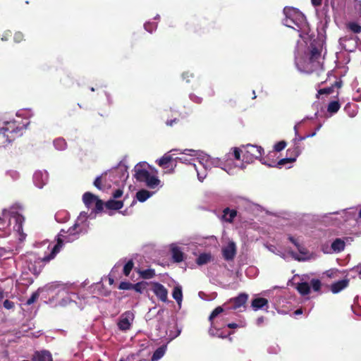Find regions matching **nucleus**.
Masks as SVG:
<instances>
[{
	"label": "nucleus",
	"mask_w": 361,
	"mask_h": 361,
	"mask_svg": "<svg viewBox=\"0 0 361 361\" xmlns=\"http://www.w3.org/2000/svg\"><path fill=\"white\" fill-rule=\"evenodd\" d=\"M113 282H114V280H113L112 279H111V278H110V279H109V283H110V284H112V283H113Z\"/></svg>",
	"instance_id": "nucleus-63"
},
{
	"label": "nucleus",
	"mask_w": 361,
	"mask_h": 361,
	"mask_svg": "<svg viewBox=\"0 0 361 361\" xmlns=\"http://www.w3.org/2000/svg\"><path fill=\"white\" fill-rule=\"evenodd\" d=\"M154 275V271L152 269L145 270L142 272V276L145 279H151Z\"/></svg>",
	"instance_id": "nucleus-35"
},
{
	"label": "nucleus",
	"mask_w": 361,
	"mask_h": 361,
	"mask_svg": "<svg viewBox=\"0 0 361 361\" xmlns=\"http://www.w3.org/2000/svg\"><path fill=\"white\" fill-rule=\"evenodd\" d=\"M286 18L283 24L295 30L300 31L306 26L305 16L298 9L292 7H286L283 9Z\"/></svg>",
	"instance_id": "nucleus-5"
},
{
	"label": "nucleus",
	"mask_w": 361,
	"mask_h": 361,
	"mask_svg": "<svg viewBox=\"0 0 361 361\" xmlns=\"http://www.w3.org/2000/svg\"><path fill=\"white\" fill-rule=\"evenodd\" d=\"M171 250L172 252V257L176 262H180L183 261L184 254L178 246L171 245Z\"/></svg>",
	"instance_id": "nucleus-18"
},
{
	"label": "nucleus",
	"mask_w": 361,
	"mask_h": 361,
	"mask_svg": "<svg viewBox=\"0 0 361 361\" xmlns=\"http://www.w3.org/2000/svg\"><path fill=\"white\" fill-rule=\"evenodd\" d=\"M245 147L243 160L247 163L252 162L259 158L263 152V149L257 145H247Z\"/></svg>",
	"instance_id": "nucleus-8"
},
{
	"label": "nucleus",
	"mask_w": 361,
	"mask_h": 361,
	"mask_svg": "<svg viewBox=\"0 0 361 361\" xmlns=\"http://www.w3.org/2000/svg\"><path fill=\"white\" fill-rule=\"evenodd\" d=\"M54 145L56 149L63 150L66 147V142L63 138H58L54 141Z\"/></svg>",
	"instance_id": "nucleus-27"
},
{
	"label": "nucleus",
	"mask_w": 361,
	"mask_h": 361,
	"mask_svg": "<svg viewBox=\"0 0 361 361\" xmlns=\"http://www.w3.org/2000/svg\"><path fill=\"white\" fill-rule=\"evenodd\" d=\"M295 64L300 72L311 73L322 69L323 59L318 49L312 47L305 56L295 58Z\"/></svg>",
	"instance_id": "nucleus-1"
},
{
	"label": "nucleus",
	"mask_w": 361,
	"mask_h": 361,
	"mask_svg": "<svg viewBox=\"0 0 361 361\" xmlns=\"http://www.w3.org/2000/svg\"><path fill=\"white\" fill-rule=\"evenodd\" d=\"M176 121H177L176 119L167 121L166 123V125H167V126H173V123H176Z\"/></svg>",
	"instance_id": "nucleus-55"
},
{
	"label": "nucleus",
	"mask_w": 361,
	"mask_h": 361,
	"mask_svg": "<svg viewBox=\"0 0 361 361\" xmlns=\"http://www.w3.org/2000/svg\"><path fill=\"white\" fill-rule=\"evenodd\" d=\"M352 308L355 314L357 315H361V310L360 311V308L358 307L353 306Z\"/></svg>",
	"instance_id": "nucleus-51"
},
{
	"label": "nucleus",
	"mask_w": 361,
	"mask_h": 361,
	"mask_svg": "<svg viewBox=\"0 0 361 361\" xmlns=\"http://www.w3.org/2000/svg\"><path fill=\"white\" fill-rule=\"evenodd\" d=\"M248 295L245 293H241L238 297L231 298L229 302L233 304V309L236 310L243 306L247 302Z\"/></svg>",
	"instance_id": "nucleus-15"
},
{
	"label": "nucleus",
	"mask_w": 361,
	"mask_h": 361,
	"mask_svg": "<svg viewBox=\"0 0 361 361\" xmlns=\"http://www.w3.org/2000/svg\"><path fill=\"white\" fill-rule=\"evenodd\" d=\"M245 326V324L243 323V322H241L239 324H235V323H230V324H228V327H229L231 329H235V328H238V327H244Z\"/></svg>",
	"instance_id": "nucleus-44"
},
{
	"label": "nucleus",
	"mask_w": 361,
	"mask_h": 361,
	"mask_svg": "<svg viewBox=\"0 0 361 361\" xmlns=\"http://www.w3.org/2000/svg\"><path fill=\"white\" fill-rule=\"evenodd\" d=\"M286 161H287V160H286V159H281V160L279 161L278 164H279V165H282V164H285V163L286 162Z\"/></svg>",
	"instance_id": "nucleus-60"
},
{
	"label": "nucleus",
	"mask_w": 361,
	"mask_h": 361,
	"mask_svg": "<svg viewBox=\"0 0 361 361\" xmlns=\"http://www.w3.org/2000/svg\"><path fill=\"white\" fill-rule=\"evenodd\" d=\"M94 185L98 189H101V177H97L95 179V180L94 182Z\"/></svg>",
	"instance_id": "nucleus-49"
},
{
	"label": "nucleus",
	"mask_w": 361,
	"mask_h": 361,
	"mask_svg": "<svg viewBox=\"0 0 361 361\" xmlns=\"http://www.w3.org/2000/svg\"><path fill=\"white\" fill-rule=\"evenodd\" d=\"M181 162L183 163H185V164H191L190 161L192 159H187L185 157H179L178 158Z\"/></svg>",
	"instance_id": "nucleus-50"
},
{
	"label": "nucleus",
	"mask_w": 361,
	"mask_h": 361,
	"mask_svg": "<svg viewBox=\"0 0 361 361\" xmlns=\"http://www.w3.org/2000/svg\"><path fill=\"white\" fill-rule=\"evenodd\" d=\"M32 360V361H53L51 353L47 350L36 352Z\"/></svg>",
	"instance_id": "nucleus-17"
},
{
	"label": "nucleus",
	"mask_w": 361,
	"mask_h": 361,
	"mask_svg": "<svg viewBox=\"0 0 361 361\" xmlns=\"http://www.w3.org/2000/svg\"><path fill=\"white\" fill-rule=\"evenodd\" d=\"M152 195V193L146 190H141L136 194L138 201L143 202Z\"/></svg>",
	"instance_id": "nucleus-23"
},
{
	"label": "nucleus",
	"mask_w": 361,
	"mask_h": 361,
	"mask_svg": "<svg viewBox=\"0 0 361 361\" xmlns=\"http://www.w3.org/2000/svg\"><path fill=\"white\" fill-rule=\"evenodd\" d=\"M166 350V345H162L158 348L154 353L152 357V361H158L165 354Z\"/></svg>",
	"instance_id": "nucleus-22"
},
{
	"label": "nucleus",
	"mask_w": 361,
	"mask_h": 361,
	"mask_svg": "<svg viewBox=\"0 0 361 361\" xmlns=\"http://www.w3.org/2000/svg\"><path fill=\"white\" fill-rule=\"evenodd\" d=\"M152 290L161 301L166 302L167 300L168 291L163 285L159 283H152Z\"/></svg>",
	"instance_id": "nucleus-12"
},
{
	"label": "nucleus",
	"mask_w": 361,
	"mask_h": 361,
	"mask_svg": "<svg viewBox=\"0 0 361 361\" xmlns=\"http://www.w3.org/2000/svg\"><path fill=\"white\" fill-rule=\"evenodd\" d=\"M82 200L88 208H94L96 211L99 212L103 209V202L91 192H85L82 196Z\"/></svg>",
	"instance_id": "nucleus-9"
},
{
	"label": "nucleus",
	"mask_w": 361,
	"mask_h": 361,
	"mask_svg": "<svg viewBox=\"0 0 361 361\" xmlns=\"http://www.w3.org/2000/svg\"><path fill=\"white\" fill-rule=\"evenodd\" d=\"M134 170L137 180L144 182L148 188L154 189L160 185V180L155 175L151 174L142 164H137Z\"/></svg>",
	"instance_id": "nucleus-7"
},
{
	"label": "nucleus",
	"mask_w": 361,
	"mask_h": 361,
	"mask_svg": "<svg viewBox=\"0 0 361 361\" xmlns=\"http://www.w3.org/2000/svg\"><path fill=\"white\" fill-rule=\"evenodd\" d=\"M81 231L82 230L78 222H76L73 226L69 228L66 231L64 229H61L58 235L57 244L51 249L50 255L43 257L42 261L49 262L51 259H54L56 254L60 251V249L63 245V243H71L78 239Z\"/></svg>",
	"instance_id": "nucleus-3"
},
{
	"label": "nucleus",
	"mask_w": 361,
	"mask_h": 361,
	"mask_svg": "<svg viewBox=\"0 0 361 361\" xmlns=\"http://www.w3.org/2000/svg\"><path fill=\"white\" fill-rule=\"evenodd\" d=\"M268 304V300L263 298H255L252 302V307L254 310L257 311Z\"/></svg>",
	"instance_id": "nucleus-19"
},
{
	"label": "nucleus",
	"mask_w": 361,
	"mask_h": 361,
	"mask_svg": "<svg viewBox=\"0 0 361 361\" xmlns=\"http://www.w3.org/2000/svg\"><path fill=\"white\" fill-rule=\"evenodd\" d=\"M316 133H317L316 131L312 132L311 134H309V135H306V137H314L316 135Z\"/></svg>",
	"instance_id": "nucleus-61"
},
{
	"label": "nucleus",
	"mask_w": 361,
	"mask_h": 361,
	"mask_svg": "<svg viewBox=\"0 0 361 361\" xmlns=\"http://www.w3.org/2000/svg\"><path fill=\"white\" fill-rule=\"evenodd\" d=\"M145 288V286L143 283H137L135 284H133L132 289L135 290L137 293H142Z\"/></svg>",
	"instance_id": "nucleus-36"
},
{
	"label": "nucleus",
	"mask_w": 361,
	"mask_h": 361,
	"mask_svg": "<svg viewBox=\"0 0 361 361\" xmlns=\"http://www.w3.org/2000/svg\"><path fill=\"white\" fill-rule=\"evenodd\" d=\"M23 35L20 32H17L15 34L14 39L16 42H19L23 39Z\"/></svg>",
	"instance_id": "nucleus-47"
},
{
	"label": "nucleus",
	"mask_w": 361,
	"mask_h": 361,
	"mask_svg": "<svg viewBox=\"0 0 361 361\" xmlns=\"http://www.w3.org/2000/svg\"><path fill=\"white\" fill-rule=\"evenodd\" d=\"M312 4L314 6H320L322 3V0H311Z\"/></svg>",
	"instance_id": "nucleus-52"
},
{
	"label": "nucleus",
	"mask_w": 361,
	"mask_h": 361,
	"mask_svg": "<svg viewBox=\"0 0 361 361\" xmlns=\"http://www.w3.org/2000/svg\"><path fill=\"white\" fill-rule=\"evenodd\" d=\"M340 109V104L338 102L334 101L329 103L328 106V111L331 113H336Z\"/></svg>",
	"instance_id": "nucleus-31"
},
{
	"label": "nucleus",
	"mask_w": 361,
	"mask_h": 361,
	"mask_svg": "<svg viewBox=\"0 0 361 361\" xmlns=\"http://www.w3.org/2000/svg\"><path fill=\"white\" fill-rule=\"evenodd\" d=\"M310 283L315 291H318L321 288V281L319 279H312Z\"/></svg>",
	"instance_id": "nucleus-34"
},
{
	"label": "nucleus",
	"mask_w": 361,
	"mask_h": 361,
	"mask_svg": "<svg viewBox=\"0 0 361 361\" xmlns=\"http://www.w3.org/2000/svg\"><path fill=\"white\" fill-rule=\"evenodd\" d=\"M286 143L284 141H281L275 145L274 149L277 152H280L286 147Z\"/></svg>",
	"instance_id": "nucleus-42"
},
{
	"label": "nucleus",
	"mask_w": 361,
	"mask_h": 361,
	"mask_svg": "<svg viewBox=\"0 0 361 361\" xmlns=\"http://www.w3.org/2000/svg\"><path fill=\"white\" fill-rule=\"evenodd\" d=\"M204 293L203 292H200V293H199V296H200L201 298L204 299Z\"/></svg>",
	"instance_id": "nucleus-62"
},
{
	"label": "nucleus",
	"mask_w": 361,
	"mask_h": 361,
	"mask_svg": "<svg viewBox=\"0 0 361 361\" xmlns=\"http://www.w3.org/2000/svg\"><path fill=\"white\" fill-rule=\"evenodd\" d=\"M325 274L329 278H336L338 276L339 271L337 269H330L326 271Z\"/></svg>",
	"instance_id": "nucleus-37"
},
{
	"label": "nucleus",
	"mask_w": 361,
	"mask_h": 361,
	"mask_svg": "<svg viewBox=\"0 0 361 361\" xmlns=\"http://www.w3.org/2000/svg\"><path fill=\"white\" fill-rule=\"evenodd\" d=\"M289 239L297 247L299 251V254L293 252H290L293 258L298 261H306L312 258V255L310 254L305 247L300 245L292 237H290Z\"/></svg>",
	"instance_id": "nucleus-11"
},
{
	"label": "nucleus",
	"mask_w": 361,
	"mask_h": 361,
	"mask_svg": "<svg viewBox=\"0 0 361 361\" xmlns=\"http://www.w3.org/2000/svg\"><path fill=\"white\" fill-rule=\"evenodd\" d=\"M264 322V317H259L257 319V325H260L262 323H263Z\"/></svg>",
	"instance_id": "nucleus-56"
},
{
	"label": "nucleus",
	"mask_w": 361,
	"mask_h": 361,
	"mask_svg": "<svg viewBox=\"0 0 361 361\" xmlns=\"http://www.w3.org/2000/svg\"><path fill=\"white\" fill-rule=\"evenodd\" d=\"M353 271H355L356 272L358 273V274L360 275V277L361 278V265H359L356 267H354L353 269Z\"/></svg>",
	"instance_id": "nucleus-53"
},
{
	"label": "nucleus",
	"mask_w": 361,
	"mask_h": 361,
	"mask_svg": "<svg viewBox=\"0 0 361 361\" xmlns=\"http://www.w3.org/2000/svg\"><path fill=\"white\" fill-rule=\"evenodd\" d=\"M157 24L147 23L145 24V28L147 31L152 32L154 30L157 28Z\"/></svg>",
	"instance_id": "nucleus-41"
},
{
	"label": "nucleus",
	"mask_w": 361,
	"mask_h": 361,
	"mask_svg": "<svg viewBox=\"0 0 361 361\" xmlns=\"http://www.w3.org/2000/svg\"><path fill=\"white\" fill-rule=\"evenodd\" d=\"M123 203L120 200H110L106 202V207L109 209H119L122 208Z\"/></svg>",
	"instance_id": "nucleus-21"
},
{
	"label": "nucleus",
	"mask_w": 361,
	"mask_h": 361,
	"mask_svg": "<svg viewBox=\"0 0 361 361\" xmlns=\"http://www.w3.org/2000/svg\"><path fill=\"white\" fill-rule=\"evenodd\" d=\"M0 128V147H4L23 134V126L17 125L15 121H6Z\"/></svg>",
	"instance_id": "nucleus-4"
},
{
	"label": "nucleus",
	"mask_w": 361,
	"mask_h": 361,
	"mask_svg": "<svg viewBox=\"0 0 361 361\" xmlns=\"http://www.w3.org/2000/svg\"><path fill=\"white\" fill-rule=\"evenodd\" d=\"M133 266V262L132 260H129L123 267V274L126 276H128Z\"/></svg>",
	"instance_id": "nucleus-32"
},
{
	"label": "nucleus",
	"mask_w": 361,
	"mask_h": 361,
	"mask_svg": "<svg viewBox=\"0 0 361 361\" xmlns=\"http://www.w3.org/2000/svg\"><path fill=\"white\" fill-rule=\"evenodd\" d=\"M48 181V173L47 171H38L33 175V182L35 185L42 188Z\"/></svg>",
	"instance_id": "nucleus-13"
},
{
	"label": "nucleus",
	"mask_w": 361,
	"mask_h": 361,
	"mask_svg": "<svg viewBox=\"0 0 361 361\" xmlns=\"http://www.w3.org/2000/svg\"><path fill=\"white\" fill-rule=\"evenodd\" d=\"M122 195H123V190H121V189H118V190H116L114 192V194H113V197H114V199H117V198H118V197H121V196H122Z\"/></svg>",
	"instance_id": "nucleus-46"
},
{
	"label": "nucleus",
	"mask_w": 361,
	"mask_h": 361,
	"mask_svg": "<svg viewBox=\"0 0 361 361\" xmlns=\"http://www.w3.org/2000/svg\"><path fill=\"white\" fill-rule=\"evenodd\" d=\"M133 288V283L129 282H121L119 285V289L121 290H130Z\"/></svg>",
	"instance_id": "nucleus-40"
},
{
	"label": "nucleus",
	"mask_w": 361,
	"mask_h": 361,
	"mask_svg": "<svg viewBox=\"0 0 361 361\" xmlns=\"http://www.w3.org/2000/svg\"><path fill=\"white\" fill-rule=\"evenodd\" d=\"M223 255L226 260L233 259L236 253L235 245L233 242H229L222 250Z\"/></svg>",
	"instance_id": "nucleus-14"
},
{
	"label": "nucleus",
	"mask_w": 361,
	"mask_h": 361,
	"mask_svg": "<svg viewBox=\"0 0 361 361\" xmlns=\"http://www.w3.org/2000/svg\"><path fill=\"white\" fill-rule=\"evenodd\" d=\"M296 288L298 290V292L303 295L309 294L310 291V286L306 282L298 283Z\"/></svg>",
	"instance_id": "nucleus-24"
},
{
	"label": "nucleus",
	"mask_w": 361,
	"mask_h": 361,
	"mask_svg": "<svg viewBox=\"0 0 361 361\" xmlns=\"http://www.w3.org/2000/svg\"><path fill=\"white\" fill-rule=\"evenodd\" d=\"M345 243L340 238L336 239L331 244V249L335 252H339L344 250Z\"/></svg>",
	"instance_id": "nucleus-20"
},
{
	"label": "nucleus",
	"mask_w": 361,
	"mask_h": 361,
	"mask_svg": "<svg viewBox=\"0 0 361 361\" xmlns=\"http://www.w3.org/2000/svg\"><path fill=\"white\" fill-rule=\"evenodd\" d=\"M171 159L172 158L170 155L164 154L160 159H159L158 164L160 166L166 168V164H169Z\"/></svg>",
	"instance_id": "nucleus-30"
},
{
	"label": "nucleus",
	"mask_w": 361,
	"mask_h": 361,
	"mask_svg": "<svg viewBox=\"0 0 361 361\" xmlns=\"http://www.w3.org/2000/svg\"><path fill=\"white\" fill-rule=\"evenodd\" d=\"M11 219L16 221L14 230L21 235L23 231V223L24 222V217L14 212L7 209H4L0 216V230H4L11 225Z\"/></svg>",
	"instance_id": "nucleus-6"
},
{
	"label": "nucleus",
	"mask_w": 361,
	"mask_h": 361,
	"mask_svg": "<svg viewBox=\"0 0 361 361\" xmlns=\"http://www.w3.org/2000/svg\"><path fill=\"white\" fill-rule=\"evenodd\" d=\"M235 216L236 212L235 210H230L229 209H226L224 211L223 218L226 221L231 222Z\"/></svg>",
	"instance_id": "nucleus-26"
},
{
	"label": "nucleus",
	"mask_w": 361,
	"mask_h": 361,
	"mask_svg": "<svg viewBox=\"0 0 361 361\" xmlns=\"http://www.w3.org/2000/svg\"><path fill=\"white\" fill-rule=\"evenodd\" d=\"M301 123H302V121L298 123L294 126V130H295V136H296L295 140H298V141L303 140H305L307 137L306 136L302 137V136H299L298 135V127H299V126L300 125Z\"/></svg>",
	"instance_id": "nucleus-39"
},
{
	"label": "nucleus",
	"mask_w": 361,
	"mask_h": 361,
	"mask_svg": "<svg viewBox=\"0 0 361 361\" xmlns=\"http://www.w3.org/2000/svg\"><path fill=\"white\" fill-rule=\"evenodd\" d=\"M276 254L280 255L283 259H286V257L285 254H283L279 251H278V252H276Z\"/></svg>",
	"instance_id": "nucleus-59"
},
{
	"label": "nucleus",
	"mask_w": 361,
	"mask_h": 361,
	"mask_svg": "<svg viewBox=\"0 0 361 361\" xmlns=\"http://www.w3.org/2000/svg\"><path fill=\"white\" fill-rule=\"evenodd\" d=\"M211 259V256L208 254H202L197 259V263L199 265L207 264Z\"/></svg>",
	"instance_id": "nucleus-29"
},
{
	"label": "nucleus",
	"mask_w": 361,
	"mask_h": 361,
	"mask_svg": "<svg viewBox=\"0 0 361 361\" xmlns=\"http://www.w3.org/2000/svg\"><path fill=\"white\" fill-rule=\"evenodd\" d=\"M172 295L173 299L176 300L179 305H180L183 299V294L181 288L180 286H176L173 288Z\"/></svg>",
	"instance_id": "nucleus-25"
},
{
	"label": "nucleus",
	"mask_w": 361,
	"mask_h": 361,
	"mask_svg": "<svg viewBox=\"0 0 361 361\" xmlns=\"http://www.w3.org/2000/svg\"><path fill=\"white\" fill-rule=\"evenodd\" d=\"M39 295L37 292L33 293L32 295H31V297L27 300L26 304L28 305H32L37 300V298H39Z\"/></svg>",
	"instance_id": "nucleus-38"
},
{
	"label": "nucleus",
	"mask_w": 361,
	"mask_h": 361,
	"mask_svg": "<svg viewBox=\"0 0 361 361\" xmlns=\"http://www.w3.org/2000/svg\"><path fill=\"white\" fill-rule=\"evenodd\" d=\"M134 319V314L127 311L122 314L118 322V326L121 331L129 330Z\"/></svg>",
	"instance_id": "nucleus-10"
},
{
	"label": "nucleus",
	"mask_w": 361,
	"mask_h": 361,
	"mask_svg": "<svg viewBox=\"0 0 361 361\" xmlns=\"http://www.w3.org/2000/svg\"><path fill=\"white\" fill-rule=\"evenodd\" d=\"M348 27L355 33H360L361 32V26L355 23H350Z\"/></svg>",
	"instance_id": "nucleus-33"
},
{
	"label": "nucleus",
	"mask_w": 361,
	"mask_h": 361,
	"mask_svg": "<svg viewBox=\"0 0 361 361\" xmlns=\"http://www.w3.org/2000/svg\"><path fill=\"white\" fill-rule=\"evenodd\" d=\"M224 312V309L222 307H217L216 308H215L213 312H212L211 315L209 316V321L211 322V325L212 326H214V322H213V319L216 317L219 314H221V312Z\"/></svg>",
	"instance_id": "nucleus-28"
},
{
	"label": "nucleus",
	"mask_w": 361,
	"mask_h": 361,
	"mask_svg": "<svg viewBox=\"0 0 361 361\" xmlns=\"http://www.w3.org/2000/svg\"><path fill=\"white\" fill-rule=\"evenodd\" d=\"M233 154H234L235 159L237 160H239L240 158V150L238 148H235Z\"/></svg>",
	"instance_id": "nucleus-48"
},
{
	"label": "nucleus",
	"mask_w": 361,
	"mask_h": 361,
	"mask_svg": "<svg viewBox=\"0 0 361 361\" xmlns=\"http://www.w3.org/2000/svg\"><path fill=\"white\" fill-rule=\"evenodd\" d=\"M4 297H5V293H4V290H0V300H3Z\"/></svg>",
	"instance_id": "nucleus-57"
},
{
	"label": "nucleus",
	"mask_w": 361,
	"mask_h": 361,
	"mask_svg": "<svg viewBox=\"0 0 361 361\" xmlns=\"http://www.w3.org/2000/svg\"><path fill=\"white\" fill-rule=\"evenodd\" d=\"M321 126H321V125H319L318 127H317V128H316V130H315V131L317 132V130H319L320 129Z\"/></svg>",
	"instance_id": "nucleus-64"
},
{
	"label": "nucleus",
	"mask_w": 361,
	"mask_h": 361,
	"mask_svg": "<svg viewBox=\"0 0 361 361\" xmlns=\"http://www.w3.org/2000/svg\"><path fill=\"white\" fill-rule=\"evenodd\" d=\"M349 283V279H345L341 281H338L331 285L330 289L333 293H338L344 288H345Z\"/></svg>",
	"instance_id": "nucleus-16"
},
{
	"label": "nucleus",
	"mask_w": 361,
	"mask_h": 361,
	"mask_svg": "<svg viewBox=\"0 0 361 361\" xmlns=\"http://www.w3.org/2000/svg\"><path fill=\"white\" fill-rule=\"evenodd\" d=\"M4 307L7 310L13 309L14 307V302L11 300H6L4 302Z\"/></svg>",
	"instance_id": "nucleus-43"
},
{
	"label": "nucleus",
	"mask_w": 361,
	"mask_h": 361,
	"mask_svg": "<svg viewBox=\"0 0 361 361\" xmlns=\"http://www.w3.org/2000/svg\"><path fill=\"white\" fill-rule=\"evenodd\" d=\"M183 154L196 157L199 162V167L195 164H192L197 171L198 179L202 181L207 176V171L212 166H218L219 161L217 159H213L208 154L200 151L192 149H185Z\"/></svg>",
	"instance_id": "nucleus-2"
},
{
	"label": "nucleus",
	"mask_w": 361,
	"mask_h": 361,
	"mask_svg": "<svg viewBox=\"0 0 361 361\" xmlns=\"http://www.w3.org/2000/svg\"><path fill=\"white\" fill-rule=\"evenodd\" d=\"M302 313V311L301 309H298V310L295 311V314H296V315L301 314Z\"/></svg>",
	"instance_id": "nucleus-58"
},
{
	"label": "nucleus",
	"mask_w": 361,
	"mask_h": 361,
	"mask_svg": "<svg viewBox=\"0 0 361 361\" xmlns=\"http://www.w3.org/2000/svg\"><path fill=\"white\" fill-rule=\"evenodd\" d=\"M332 88L329 87V88H324V89H321L318 91V94H330L331 92H332Z\"/></svg>",
	"instance_id": "nucleus-45"
},
{
	"label": "nucleus",
	"mask_w": 361,
	"mask_h": 361,
	"mask_svg": "<svg viewBox=\"0 0 361 361\" xmlns=\"http://www.w3.org/2000/svg\"><path fill=\"white\" fill-rule=\"evenodd\" d=\"M355 8L361 15V3H356Z\"/></svg>",
	"instance_id": "nucleus-54"
}]
</instances>
